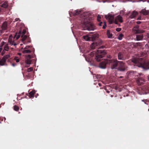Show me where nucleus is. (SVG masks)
<instances>
[{
	"label": "nucleus",
	"instance_id": "nucleus-54",
	"mask_svg": "<svg viewBox=\"0 0 149 149\" xmlns=\"http://www.w3.org/2000/svg\"><path fill=\"white\" fill-rule=\"evenodd\" d=\"M74 13H73V16H74Z\"/></svg>",
	"mask_w": 149,
	"mask_h": 149
},
{
	"label": "nucleus",
	"instance_id": "nucleus-56",
	"mask_svg": "<svg viewBox=\"0 0 149 149\" xmlns=\"http://www.w3.org/2000/svg\"><path fill=\"white\" fill-rule=\"evenodd\" d=\"M123 77H122V76H121V77H120V78H122Z\"/></svg>",
	"mask_w": 149,
	"mask_h": 149
},
{
	"label": "nucleus",
	"instance_id": "nucleus-23",
	"mask_svg": "<svg viewBox=\"0 0 149 149\" xmlns=\"http://www.w3.org/2000/svg\"><path fill=\"white\" fill-rule=\"evenodd\" d=\"M22 52L24 54L30 53L31 52L30 50L26 49H24L23 50Z\"/></svg>",
	"mask_w": 149,
	"mask_h": 149
},
{
	"label": "nucleus",
	"instance_id": "nucleus-41",
	"mask_svg": "<svg viewBox=\"0 0 149 149\" xmlns=\"http://www.w3.org/2000/svg\"><path fill=\"white\" fill-rule=\"evenodd\" d=\"M120 14L122 15H124V11L123 10H121L120 11Z\"/></svg>",
	"mask_w": 149,
	"mask_h": 149
},
{
	"label": "nucleus",
	"instance_id": "nucleus-6",
	"mask_svg": "<svg viewBox=\"0 0 149 149\" xmlns=\"http://www.w3.org/2000/svg\"><path fill=\"white\" fill-rule=\"evenodd\" d=\"M127 68L128 67L123 61H120L119 62V64L117 70L120 72H124L127 70Z\"/></svg>",
	"mask_w": 149,
	"mask_h": 149
},
{
	"label": "nucleus",
	"instance_id": "nucleus-40",
	"mask_svg": "<svg viewBox=\"0 0 149 149\" xmlns=\"http://www.w3.org/2000/svg\"><path fill=\"white\" fill-rule=\"evenodd\" d=\"M106 27V24H104V25L103 26L102 28L103 29H105Z\"/></svg>",
	"mask_w": 149,
	"mask_h": 149
},
{
	"label": "nucleus",
	"instance_id": "nucleus-10",
	"mask_svg": "<svg viewBox=\"0 0 149 149\" xmlns=\"http://www.w3.org/2000/svg\"><path fill=\"white\" fill-rule=\"evenodd\" d=\"M136 37L134 39L137 41L142 40L143 39V35L142 33L136 34Z\"/></svg>",
	"mask_w": 149,
	"mask_h": 149
},
{
	"label": "nucleus",
	"instance_id": "nucleus-8",
	"mask_svg": "<svg viewBox=\"0 0 149 149\" xmlns=\"http://www.w3.org/2000/svg\"><path fill=\"white\" fill-rule=\"evenodd\" d=\"M139 26H136L134 27L132 30L134 34H139L144 32V31L139 30Z\"/></svg>",
	"mask_w": 149,
	"mask_h": 149
},
{
	"label": "nucleus",
	"instance_id": "nucleus-36",
	"mask_svg": "<svg viewBox=\"0 0 149 149\" xmlns=\"http://www.w3.org/2000/svg\"><path fill=\"white\" fill-rule=\"evenodd\" d=\"M30 47H31L30 46H27L24 48V49H29Z\"/></svg>",
	"mask_w": 149,
	"mask_h": 149
},
{
	"label": "nucleus",
	"instance_id": "nucleus-38",
	"mask_svg": "<svg viewBox=\"0 0 149 149\" xmlns=\"http://www.w3.org/2000/svg\"><path fill=\"white\" fill-rule=\"evenodd\" d=\"M145 47L146 48H148L149 49V45L146 44L145 45Z\"/></svg>",
	"mask_w": 149,
	"mask_h": 149
},
{
	"label": "nucleus",
	"instance_id": "nucleus-19",
	"mask_svg": "<svg viewBox=\"0 0 149 149\" xmlns=\"http://www.w3.org/2000/svg\"><path fill=\"white\" fill-rule=\"evenodd\" d=\"M115 19L120 22L122 23L123 22L122 18L120 15L117 16Z\"/></svg>",
	"mask_w": 149,
	"mask_h": 149
},
{
	"label": "nucleus",
	"instance_id": "nucleus-53",
	"mask_svg": "<svg viewBox=\"0 0 149 149\" xmlns=\"http://www.w3.org/2000/svg\"><path fill=\"white\" fill-rule=\"evenodd\" d=\"M18 55H21V54L20 53H18Z\"/></svg>",
	"mask_w": 149,
	"mask_h": 149
},
{
	"label": "nucleus",
	"instance_id": "nucleus-29",
	"mask_svg": "<svg viewBox=\"0 0 149 149\" xmlns=\"http://www.w3.org/2000/svg\"><path fill=\"white\" fill-rule=\"evenodd\" d=\"M95 45H96V43H93L91 45V48L92 49H94L95 48Z\"/></svg>",
	"mask_w": 149,
	"mask_h": 149
},
{
	"label": "nucleus",
	"instance_id": "nucleus-20",
	"mask_svg": "<svg viewBox=\"0 0 149 149\" xmlns=\"http://www.w3.org/2000/svg\"><path fill=\"white\" fill-rule=\"evenodd\" d=\"M8 43L11 45H13L15 46L16 45V44L14 41H13L12 40L9 39L8 40Z\"/></svg>",
	"mask_w": 149,
	"mask_h": 149
},
{
	"label": "nucleus",
	"instance_id": "nucleus-42",
	"mask_svg": "<svg viewBox=\"0 0 149 149\" xmlns=\"http://www.w3.org/2000/svg\"><path fill=\"white\" fill-rule=\"evenodd\" d=\"M16 62L17 63H18L19 62V58L17 59H16Z\"/></svg>",
	"mask_w": 149,
	"mask_h": 149
},
{
	"label": "nucleus",
	"instance_id": "nucleus-48",
	"mask_svg": "<svg viewBox=\"0 0 149 149\" xmlns=\"http://www.w3.org/2000/svg\"><path fill=\"white\" fill-rule=\"evenodd\" d=\"M98 85L100 86H102V84L100 83H98Z\"/></svg>",
	"mask_w": 149,
	"mask_h": 149
},
{
	"label": "nucleus",
	"instance_id": "nucleus-46",
	"mask_svg": "<svg viewBox=\"0 0 149 149\" xmlns=\"http://www.w3.org/2000/svg\"><path fill=\"white\" fill-rule=\"evenodd\" d=\"M71 28H72V33L73 34V35L74 36V32L72 29V27H71Z\"/></svg>",
	"mask_w": 149,
	"mask_h": 149
},
{
	"label": "nucleus",
	"instance_id": "nucleus-32",
	"mask_svg": "<svg viewBox=\"0 0 149 149\" xmlns=\"http://www.w3.org/2000/svg\"><path fill=\"white\" fill-rule=\"evenodd\" d=\"M101 17L100 15H98L97 16V20L98 21H100V20Z\"/></svg>",
	"mask_w": 149,
	"mask_h": 149
},
{
	"label": "nucleus",
	"instance_id": "nucleus-59",
	"mask_svg": "<svg viewBox=\"0 0 149 149\" xmlns=\"http://www.w3.org/2000/svg\"><path fill=\"white\" fill-rule=\"evenodd\" d=\"M145 104H147L146 102H145Z\"/></svg>",
	"mask_w": 149,
	"mask_h": 149
},
{
	"label": "nucleus",
	"instance_id": "nucleus-31",
	"mask_svg": "<svg viewBox=\"0 0 149 149\" xmlns=\"http://www.w3.org/2000/svg\"><path fill=\"white\" fill-rule=\"evenodd\" d=\"M33 70V68L32 67H31L30 68H28L27 69V71L28 72H30L32 71Z\"/></svg>",
	"mask_w": 149,
	"mask_h": 149
},
{
	"label": "nucleus",
	"instance_id": "nucleus-21",
	"mask_svg": "<svg viewBox=\"0 0 149 149\" xmlns=\"http://www.w3.org/2000/svg\"><path fill=\"white\" fill-rule=\"evenodd\" d=\"M8 6V3L7 1L4 2L1 6V7L4 8H7Z\"/></svg>",
	"mask_w": 149,
	"mask_h": 149
},
{
	"label": "nucleus",
	"instance_id": "nucleus-35",
	"mask_svg": "<svg viewBox=\"0 0 149 149\" xmlns=\"http://www.w3.org/2000/svg\"><path fill=\"white\" fill-rule=\"evenodd\" d=\"M5 44V42H4V41L2 42H1V44H0V46L1 47H2Z\"/></svg>",
	"mask_w": 149,
	"mask_h": 149
},
{
	"label": "nucleus",
	"instance_id": "nucleus-27",
	"mask_svg": "<svg viewBox=\"0 0 149 149\" xmlns=\"http://www.w3.org/2000/svg\"><path fill=\"white\" fill-rule=\"evenodd\" d=\"M13 108L14 110L16 111H18L19 109V107L16 105H15Z\"/></svg>",
	"mask_w": 149,
	"mask_h": 149
},
{
	"label": "nucleus",
	"instance_id": "nucleus-37",
	"mask_svg": "<svg viewBox=\"0 0 149 149\" xmlns=\"http://www.w3.org/2000/svg\"><path fill=\"white\" fill-rule=\"evenodd\" d=\"M133 72L132 71H130L127 72V74H129L131 73H133Z\"/></svg>",
	"mask_w": 149,
	"mask_h": 149
},
{
	"label": "nucleus",
	"instance_id": "nucleus-57",
	"mask_svg": "<svg viewBox=\"0 0 149 149\" xmlns=\"http://www.w3.org/2000/svg\"><path fill=\"white\" fill-rule=\"evenodd\" d=\"M119 26H120V24H119Z\"/></svg>",
	"mask_w": 149,
	"mask_h": 149
},
{
	"label": "nucleus",
	"instance_id": "nucleus-12",
	"mask_svg": "<svg viewBox=\"0 0 149 149\" xmlns=\"http://www.w3.org/2000/svg\"><path fill=\"white\" fill-rule=\"evenodd\" d=\"M32 58L31 56L29 54L26 56V63L27 64H31L33 63L32 61L33 60H31V58Z\"/></svg>",
	"mask_w": 149,
	"mask_h": 149
},
{
	"label": "nucleus",
	"instance_id": "nucleus-58",
	"mask_svg": "<svg viewBox=\"0 0 149 149\" xmlns=\"http://www.w3.org/2000/svg\"><path fill=\"white\" fill-rule=\"evenodd\" d=\"M148 79H149V75L148 76Z\"/></svg>",
	"mask_w": 149,
	"mask_h": 149
},
{
	"label": "nucleus",
	"instance_id": "nucleus-52",
	"mask_svg": "<svg viewBox=\"0 0 149 149\" xmlns=\"http://www.w3.org/2000/svg\"><path fill=\"white\" fill-rule=\"evenodd\" d=\"M145 100H142V101H143V102H145Z\"/></svg>",
	"mask_w": 149,
	"mask_h": 149
},
{
	"label": "nucleus",
	"instance_id": "nucleus-28",
	"mask_svg": "<svg viewBox=\"0 0 149 149\" xmlns=\"http://www.w3.org/2000/svg\"><path fill=\"white\" fill-rule=\"evenodd\" d=\"M144 81L143 80V79H142V78L140 79L139 78V79L137 80V82L138 83L139 82V83H143V82Z\"/></svg>",
	"mask_w": 149,
	"mask_h": 149
},
{
	"label": "nucleus",
	"instance_id": "nucleus-18",
	"mask_svg": "<svg viewBox=\"0 0 149 149\" xmlns=\"http://www.w3.org/2000/svg\"><path fill=\"white\" fill-rule=\"evenodd\" d=\"M107 34L108 38H112V34L111 33L109 30H108L107 31Z\"/></svg>",
	"mask_w": 149,
	"mask_h": 149
},
{
	"label": "nucleus",
	"instance_id": "nucleus-49",
	"mask_svg": "<svg viewBox=\"0 0 149 149\" xmlns=\"http://www.w3.org/2000/svg\"><path fill=\"white\" fill-rule=\"evenodd\" d=\"M2 48H0V53H1V51H2Z\"/></svg>",
	"mask_w": 149,
	"mask_h": 149
},
{
	"label": "nucleus",
	"instance_id": "nucleus-16",
	"mask_svg": "<svg viewBox=\"0 0 149 149\" xmlns=\"http://www.w3.org/2000/svg\"><path fill=\"white\" fill-rule=\"evenodd\" d=\"M35 93V91L34 90H32L29 93V97L30 98L34 97V94Z\"/></svg>",
	"mask_w": 149,
	"mask_h": 149
},
{
	"label": "nucleus",
	"instance_id": "nucleus-51",
	"mask_svg": "<svg viewBox=\"0 0 149 149\" xmlns=\"http://www.w3.org/2000/svg\"><path fill=\"white\" fill-rule=\"evenodd\" d=\"M102 22H101L100 23V24H99V25H100V26H101V24H102Z\"/></svg>",
	"mask_w": 149,
	"mask_h": 149
},
{
	"label": "nucleus",
	"instance_id": "nucleus-17",
	"mask_svg": "<svg viewBox=\"0 0 149 149\" xmlns=\"http://www.w3.org/2000/svg\"><path fill=\"white\" fill-rule=\"evenodd\" d=\"M149 12L148 11L146 10L145 9H143L141 10V13L143 15H147L148 14Z\"/></svg>",
	"mask_w": 149,
	"mask_h": 149
},
{
	"label": "nucleus",
	"instance_id": "nucleus-26",
	"mask_svg": "<svg viewBox=\"0 0 149 149\" xmlns=\"http://www.w3.org/2000/svg\"><path fill=\"white\" fill-rule=\"evenodd\" d=\"M4 49L6 51H8V50L9 47L8 44H6L5 45L4 47Z\"/></svg>",
	"mask_w": 149,
	"mask_h": 149
},
{
	"label": "nucleus",
	"instance_id": "nucleus-7",
	"mask_svg": "<svg viewBox=\"0 0 149 149\" xmlns=\"http://www.w3.org/2000/svg\"><path fill=\"white\" fill-rule=\"evenodd\" d=\"M8 28L7 22L5 21L2 24L1 29L0 30L1 33H2L4 32H7Z\"/></svg>",
	"mask_w": 149,
	"mask_h": 149
},
{
	"label": "nucleus",
	"instance_id": "nucleus-15",
	"mask_svg": "<svg viewBox=\"0 0 149 149\" xmlns=\"http://www.w3.org/2000/svg\"><path fill=\"white\" fill-rule=\"evenodd\" d=\"M137 14L138 13L137 12L134 11L131 13L130 17L131 19L133 18L136 16Z\"/></svg>",
	"mask_w": 149,
	"mask_h": 149
},
{
	"label": "nucleus",
	"instance_id": "nucleus-25",
	"mask_svg": "<svg viewBox=\"0 0 149 149\" xmlns=\"http://www.w3.org/2000/svg\"><path fill=\"white\" fill-rule=\"evenodd\" d=\"M81 10H75V15H76L80 14L81 13Z\"/></svg>",
	"mask_w": 149,
	"mask_h": 149
},
{
	"label": "nucleus",
	"instance_id": "nucleus-5",
	"mask_svg": "<svg viewBox=\"0 0 149 149\" xmlns=\"http://www.w3.org/2000/svg\"><path fill=\"white\" fill-rule=\"evenodd\" d=\"M119 61L115 59H108L107 60V62L111 64V67L112 69H117Z\"/></svg>",
	"mask_w": 149,
	"mask_h": 149
},
{
	"label": "nucleus",
	"instance_id": "nucleus-13",
	"mask_svg": "<svg viewBox=\"0 0 149 149\" xmlns=\"http://www.w3.org/2000/svg\"><path fill=\"white\" fill-rule=\"evenodd\" d=\"M95 35L93 34L92 37H89L88 35L84 36H83V38L86 41H90L91 40H93L94 38L95 37Z\"/></svg>",
	"mask_w": 149,
	"mask_h": 149
},
{
	"label": "nucleus",
	"instance_id": "nucleus-33",
	"mask_svg": "<svg viewBox=\"0 0 149 149\" xmlns=\"http://www.w3.org/2000/svg\"><path fill=\"white\" fill-rule=\"evenodd\" d=\"M113 22H114L115 24L118 25V20H116V19H115L114 20V19L113 20Z\"/></svg>",
	"mask_w": 149,
	"mask_h": 149
},
{
	"label": "nucleus",
	"instance_id": "nucleus-4",
	"mask_svg": "<svg viewBox=\"0 0 149 149\" xmlns=\"http://www.w3.org/2000/svg\"><path fill=\"white\" fill-rule=\"evenodd\" d=\"M26 31L25 29H23L22 30V29H20L18 33H16L15 35L14 38H16V39H18L21 36L22 38V41H24L26 40L27 38V36L26 35H24L25 34Z\"/></svg>",
	"mask_w": 149,
	"mask_h": 149
},
{
	"label": "nucleus",
	"instance_id": "nucleus-44",
	"mask_svg": "<svg viewBox=\"0 0 149 149\" xmlns=\"http://www.w3.org/2000/svg\"><path fill=\"white\" fill-rule=\"evenodd\" d=\"M136 23L138 24H139L141 23V22L140 21H137L136 22Z\"/></svg>",
	"mask_w": 149,
	"mask_h": 149
},
{
	"label": "nucleus",
	"instance_id": "nucleus-34",
	"mask_svg": "<svg viewBox=\"0 0 149 149\" xmlns=\"http://www.w3.org/2000/svg\"><path fill=\"white\" fill-rule=\"evenodd\" d=\"M121 30V28H117L116 29V31L118 32H119Z\"/></svg>",
	"mask_w": 149,
	"mask_h": 149
},
{
	"label": "nucleus",
	"instance_id": "nucleus-11",
	"mask_svg": "<svg viewBox=\"0 0 149 149\" xmlns=\"http://www.w3.org/2000/svg\"><path fill=\"white\" fill-rule=\"evenodd\" d=\"M108 59H105L101 62L99 64V67L102 69H104L106 67L107 64L109 63L107 62V60Z\"/></svg>",
	"mask_w": 149,
	"mask_h": 149
},
{
	"label": "nucleus",
	"instance_id": "nucleus-45",
	"mask_svg": "<svg viewBox=\"0 0 149 149\" xmlns=\"http://www.w3.org/2000/svg\"><path fill=\"white\" fill-rule=\"evenodd\" d=\"M12 65L14 67L15 65V64L14 63H13L12 64Z\"/></svg>",
	"mask_w": 149,
	"mask_h": 149
},
{
	"label": "nucleus",
	"instance_id": "nucleus-30",
	"mask_svg": "<svg viewBox=\"0 0 149 149\" xmlns=\"http://www.w3.org/2000/svg\"><path fill=\"white\" fill-rule=\"evenodd\" d=\"M3 57L4 58H5L6 60L8 58L10 57V55L9 54H7L4 56Z\"/></svg>",
	"mask_w": 149,
	"mask_h": 149
},
{
	"label": "nucleus",
	"instance_id": "nucleus-9",
	"mask_svg": "<svg viewBox=\"0 0 149 149\" xmlns=\"http://www.w3.org/2000/svg\"><path fill=\"white\" fill-rule=\"evenodd\" d=\"M107 19H108L110 24H112L113 22L114 16L111 15H106L105 16Z\"/></svg>",
	"mask_w": 149,
	"mask_h": 149
},
{
	"label": "nucleus",
	"instance_id": "nucleus-22",
	"mask_svg": "<svg viewBox=\"0 0 149 149\" xmlns=\"http://www.w3.org/2000/svg\"><path fill=\"white\" fill-rule=\"evenodd\" d=\"M6 61V60L3 57L2 59L0 60V64L1 65H4Z\"/></svg>",
	"mask_w": 149,
	"mask_h": 149
},
{
	"label": "nucleus",
	"instance_id": "nucleus-2",
	"mask_svg": "<svg viewBox=\"0 0 149 149\" xmlns=\"http://www.w3.org/2000/svg\"><path fill=\"white\" fill-rule=\"evenodd\" d=\"M132 62L134 63L139 64V67H141L144 69H149V62H143V59L142 58H136L132 59Z\"/></svg>",
	"mask_w": 149,
	"mask_h": 149
},
{
	"label": "nucleus",
	"instance_id": "nucleus-61",
	"mask_svg": "<svg viewBox=\"0 0 149 149\" xmlns=\"http://www.w3.org/2000/svg\"><path fill=\"white\" fill-rule=\"evenodd\" d=\"M71 1H72V0H71Z\"/></svg>",
	"mask_w": 149,
	"mask_h": 149
},
{
	"label": "nucleus",
	"instance_id": "nucleus-24",
	"mask_svg": "<svg viewBox=\"0 0 149 149\" xmlns=\"http://www.w3.org/2000/svg\"><path fill=\"white\" fill-rule=\"evenodd\" d=\"M123 37V34L122 33H120L119 34L118 36V39L120 40H121L122 39Z\"/></svg>",
	"mask_w": 149,
	"mask_h": 149
},
{
	"label": "nucleus",
	"instance_id": "nucleus-43",
	"mask_svg": "<svg viewBox=\"0 0 149 149\" xmlns=\"http://www.w3.org/2000/svg\"><path fill=\"white\" fill-rule=\"evenodd\" d=\"M19 20V18H16L15 19V21H18Z\"/></svg>",
	"mask_w": 149,
	"mask_h": 149
},
{
	"label": "nucleus",
	"instance_id": "nucleus-14",
	"mask_svg": "<svg viewBox=\"0 0 149 149\" xmlns=\"http://www.w3.org/2000/svg\"><path fill=\"white\" fill-rule=\"evenodd\" d=\"M118 59L119 60L124 61L126 59V58L124 56L123 54L121 52H119L118 54Z\"/></svg>",
	"mask_w": 149,
	"mask_h": 149
},
{
	"label": "nucleus",
	"instance_id": "nucleus-50",
	"mask_svg": "<svg viewBox=\"0 0 149 149\" xmlns=\"http://www.w3.org/2000/svg\"><path fill=\"white\" fill-rule=\"evenodd\" d=\"M69 14H70V16L71 17H72V15H71V13H70V12L69 13Z\"/></svg>",
	"mask_w": 149,
	"mask_h": 149
},
{
	"label": "nucleus",
	"instance_id": "nucleus-55",
	"mask_svg": "<svg viewBox=\"0 0 149 149\" xmlns=\"http://www.w3.org/2000/svg\"><path fill=\"white\" fill-rule=\"evenodd\" d=\"M147 1L148 2H149V0H148Z\"/></svg>",
	"mask_w": 149,
	"mask_h": 149
},
{
	"label": "nucleus",
	"instance_id": "nucleus-3",
	"mask_svg": "<svg viewBox=\"0 0 149 149\" xmlns=\"http://www.w3.org/2000/svg\"><path fill=\"white\" fill-rule=\"evenodd\" d=\"M106 54V52L104 51L97 50L96 51H94L91 52L90 56L92 57L95 54V59L97 61H99Z\"/></svg>",
	"mask_w": 149,
	"mask_h": 149
},
{
	"label": "nucleus",
	"instance_id": "nucleus-47",
	"mask_svg": "<svg viewBox=\"0 0 149 149\" xmlns=\"http://www.w3.org/2000/svg\"><path fill=\"white\" fill-rule=\"evenodd\" d=\"M141 17H139L137 19H141Z\"/></svg>",
	"mask_w": 149,
	"mask_h": 149
},
{
	"label": "nucleus",
	"instance_id": "nucleus-39",
	"mask_svg": "<svg viewBox=\"0 0 149 149\" xmlns=\"http://www.w3.org/2000/svg\"><path fill=\"white\" fill-rule=\"evenodd\" d=\"M137 1L139 2V1H142L143 2H144L146 1V0H136Z\"/></svg>",
	"mask_w": 149,
	"mask_h": 149
},
{
	"label": "nucleus",
	"instance_id": "nucleus-1",
	"mask_svg": "<svg viewBox=\"0 0 149 149\" xmlns=\"http://www.w3.org/2000/svg\"><path fill=\"white\" fill-rule=\"evenodd\" d=\"M91 16L88 12H84L80 15V25L84 30L91 31L95 29V27L91 22L92 19Z\"/></svg>",
	"mask_w": 149,
	"mask_h": 149
},
{
	"label": "nucleus",
	"instance_id": "nucleus-60",
	"mask_svg": "<svg viewBox=\"0 0 149 149\" xmlns=\"http://www.w3.org/2000/svg\"><path fill=\"white\" fill-rule=\"evenodd\" d=\"M29 42H31V41H29Z\"/></svg>",
	"mask_w": 149,
	"mask_h": 149
}]
</instances>
